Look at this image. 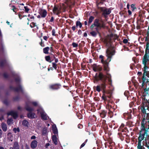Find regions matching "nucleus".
I'll use <instances>...</instances> for the list:
<instances>
[{
    "label": "nucleus",
    "instance_id": "obj_10",
    "mask_svg": "<svg viewBox=\"0 0 149 149\" xmlns=\"http://www.w3.org/2000/svg\"><path fill=\"white\" fill-rule=\"evenodd\" d=\"M61 84L60 83H54L49 85V88L52 90H58L61 88Z\"/></svg>",
    "mask_w": 149,
    "mask_h": 149
},
{
    "label": "nucleus",
    "instance_id": "obj_21",
    "mask_svg": "<svg viewBox=\"0 0 149 149\" xmlns=\"http://www.w3.org/2000/svg\"><path fill=\"white\" fill-rule=\"evenodd\" d=\"M40 116L42 119L47 120V116L46 114L43 111H41L40 112Z\"/></svg>",
    "mask_w": 149,
    "mask_h": 149
},
{
    "label": "nucleus",
    "instance_id": "obj_17",
    "mask_svg": "<svg viewBox=\"0 0 149 149\" xmlns=\"http://www.w3.org/2000/svg\"><path fill=\"white\" fill-rule=\"evenodd\" d=\"M8 115H11L13 118L15 119L17 117V113L16 112L14 111H10L7 113Z\"/></svg>",
    "mask_w": 149,
    "mask_h": 149
},
{
    "label": "nucleus",
    "instance_id": "obj_7",
    "mask_svg": "<svg viewBox=\"0 0 149 149\" xmlns=\"http://www.w3.org/2000/svg\"><path fill=\"white\" fill-rule=\"evenodd\" d=\"M99 8L100 11L102 12V15L105 18L107 17V15L110 14L111 12L110 8L107 9L105 7H100Z\"/></svg>",
    "mask_w": 149,
    "mask_h": 149
},
{
    "label": "nucleus",
    "instance_id": "obj_61",
    "mask_svg": "<svg viewBox=\"0 0 149 149\" xmlns=\"http://www.w3.org/2000/svg\"><path fill=\"white\" fill-rule=\"evenodd\" d=\"M40 45L42 47H43L44 46V43H42V39H41V42H40Z\"/></svg>",
    "mask_w": 149,
    "mask_h": 149
},
{
    "label": "nucleus",
    "instance_id": "obj_64",
    "mask_svg": "<svg viewBox=\"0 0 149 149\" xmlns=\"http://www.w3.org/2000/svg\"><path fill=\"white\" fill-rule=\"evenodd\" d=\"M78 127L79 129H81L83 127V125L81 124H79L78 125Z\"/></svg>",
    "mask_w": 149,
    "mask_h": 149
},
{
    "label": "nucleus",
    "instance_id": "obj_52",
    "mask_svg": "<svg viewBox=\"0 0 149 149\" xmlns=\"http://www.w3.org/2000/svg\"><path fill=\"white\" fill-rule=\"evenodd\" d=\"M131 7L132 8V11H134L135 9H136L134 4H132L131 6Z\"/></svg>",
    "mask_w": 149,
    "mask_h": 149
},
{
    "label": "nucleus",
    "instance_id": "obj_38",
    "mask_svg": "<svg viewBox=\"0 0 149 149\" xmlns=\"http://www.w3.org/2000/svg\"><path fill=\"white\" fill-rule=\"evenodd\" d=\"M92 67L93 68V70L96 72L97 71V69L98 66H97V65L95 64H94L93 65H92Z\"/></svg>",
    "mask_w": 149,
    "mask_h": 149
},
{
    "label": "nucleus",
    "instance_id": "obj_9",
    "mask_svg": "<svg viewBox=\"0 0 149 149\" xmlns=\"http://www.w3.org/2000/svg\"><path fill=\"white\" fill-rule=\"evenodd\" d=\"M21 81V79L19 77V96L20 95L22 97H26L27 94L24 88L20 84Z\"/></svg>",
    "mask_w": 149,
    "mask_h": 149
},
{
    "label": "nucleus",
    "instance_id": "obj_59",
    "mask_svg": "<svg viewBox=\"0 0 149 149\" xmlns=\"http://www.w3.org/2000/svg\"><path fill=\"white\" fill-rule=\"evenodd\" d=\"M113 39L114 40H115L117 39L118 38V36L116 35H113Z\"/></svg>",
    "mask_w": 149,
    "mask_h": 149
},
{
    "label": "nucleus",
    "instance_id": "obj_60",
    "mask_svg": "<svg viewBox=\"0 0 149 149\" xmlns=\"http://www.w3.org/2000/svg\"><path fill=\"white\" fill-rule=\"evenodd\" d=\"M102 70V68L101 67H98L97 69V71L98 70L99 71H101Z\"/></svg>",
    "mask_w": 149,
    "mask_h": 149
},
{
    "label": "nucleus",
    "instance_id": "obj_12",
    "mask_svg": "<svg viewBox=\"0 0 149 149\" xmlns=\"http://www.w3.org/2000/svg\"><path fill=\"white\" fill-rule=\"evenodd\" d=\"M38 13L41 16L42 18L46 17L47 14V12L45 9H40L38 10Z\"/></svg>",
    "mask_w": 149,
    "mask_h": 149
},
{
    "label": "nucleus",
    "instance_id": "obj_55",
    "mask_svg": "<svg viewBox=\"0 0 149 149\" xmlns=\"http://www.w3.org/2000/svg\"><path fill=\"white\" fill-rule=\"evenodd\" d=\"M13 131L15 133H16L17 131L19 132V128L18 127L17 129L16 128H15L13 129Z\"/></svg>",
    "mask_w": 149,
    "mask_h": 149
},
{
    "label": "nucleus",
    "instance_id": "obj_36",
    "mask_svg": "<svg viewBox=\"0 0 149 149\" xmlns=\"http://www.w3.org/2000/svg\"><path fill=\"white\" fill-rule=\"evenodd\" d=\"M118 134L121 140L124 139V138L125 137V136L123 135V134L122 132H118Z\"/></svg>",
    "mask_w": 149,
    "mask_h": 149
},
{
    "label": "nucleus",
    "instance_id": "obj_43",
    "mask_svg": "<svg viewBox=\"0 0 149 149\" xmlns=\"http://www.w3.org/2000/svg\"><path fill=\"white\" fill-rule=\"evenodd\" d=\"M10 88L11 89L14 90L16 92H18L19 91V88L18 87L16 88H13L12 86H10Z\"/></svg>",
    "mask_w": 149,
    "mask_h": 149
},
{
    "label": "nucleus",
    "instance_id": "obj_3",
    "mask_svg": "<svg viewBox=\"0 0 149 149\" xmlns=\"http://www.w3.org/2000/svg\"><path fill=\"white\" fill-rule=\"evenodd\" d=\"M148 62H149V60L142 59V64L144 66L143 69V73L142 78V87L144 86V83H149V71L147 70L148 68L147 65V63Z\"/></svg>",
    "mask_w": 149,
    "mask_h": 149
},
{
    "label": "nucleus",
    "instance_id": "obj_44",
    "mask_svg": "<svg viewBox=\"0 0 149 149\" xmlns=\"http://www.w3.org/2000/svg\"><path fill=\"white\" fill-rule=\"evenodd\" d=\"M47 133V129L46 128H44L42 131V134L43 135H45Z\"/></svg>",
    "mask_w": 149,
    "mask_h": 149
},
{
    "label": "nucleus",
    "instance_id": "obj_20",
    "mask_svg": "<svg viewBox=\"0 0 149 149\" xmlns=\"http://www.w3.org/2000/svg\"><path fill=\"white\" fill-rule=\"evenodd\" d=\"M38 142L36 140H34L31 143V147L33 148H35L37 146Z\"/></svg>",
    "mask_w": 149,
    "mask_h": 149
},
{
    "label": "nucleus",
    "instance_id": "obj_5",
    "mask_svg": "<svg viewBox=\"0 0 149 149\" xmlns=\"http://www.w3.org/2000/svg\"><path fill=\"white\" fill-rule=\"evenodd\" d=\"M25 108L27 111L29 112V113H27V116L28 118L30 119H33L35 118V113H32V111H34L33 108L30 107L28 104H26Z\"/></svg>",
    "mask_w": 149,
    "mask_h": 149
},
{
    "label": "nucleus",
    "instance_id": "obj_1",
    "mask_svg": "<svg viewBox=\"0 0 149 149\" xmlns=\"http://www.w3.org/2000/svg\"><path fill=\"white\" fill-rule=\"evenodd\" d=\"M94 80L93 82L96 83L99 81H100V84L96 86V90L100 92L102 91V99L104 101V102L107 104V102L108 103L109 100L108 97H110L108 96L107 97L105 95V94H108V92L106 90V87L107 86L108 83L107 81V76L104 74L102 72H99L98 74L96 73L94 77Z\"/></svg>",
    "mask_w": 149,
    "mask_h": 149
},
{
    "label": "nucleus",
    "instance_id": "obj_29",
    "mask_svg": "<svg viewBox=\"0 0 149 149\" xmlns=\"http://www.w3.org/2000/svg\"><path fill=\"white\" fill-rule=\"evenodd\" d=\"M113 35L111 33L109 35H108L107 36V38L109 41H111L113 39Z\"/></svg>",
    "mask_w": 149,
    "mask_h": 149
},
{
    "label": "nucleus",
    "instance_id": "obj_57",
    "mask_svg": "<svg viewBox=\"0 0 149 149\" xmlns=\"http://www.w3.org/2000/svg\"><path fill=\"white\" fill-rule=\"evenodd\" d=\"M3 102V103L5 104H6V105H8V101L6 100H4Z\"/></svg>",
    "mask_w": 149,
    "mask_h": 149
},
{
    "label": "nucleus",
    "instance_id": "obj_56",
    "mask_svg": "<svg viewBox=\"0 0 149 149\" xmlns=\"http://www.w3.org/2000/svg\"><path fill=\"white\" fill-rule=\"evenodd\" d=\"M139 19H138V21L139 20L140 22H143L144 20L143 19V17H139Z\"/></svg>",
    "mask_w": 149,
    "mask_h": 149
},
{
    "label": "nucleus",
    "instance_id": "obj_4",
    "mask_svg": "<svg viewBox=\"0 0 149 149\" xmlns=\"http://www.w3.org/2000/svg\"><path fill=\"white\" fill-rule=\"evenodd\" d=\"M95 27H96L95 29V30L97 31L98 29L100 30L102 28H105V24L102 19L96 18L94 20L93 24L91 26V28L93 29Z\"/></svg>",
    "mask_w": 149,
    "mask_h": 149
},
{
    "label": "nucleus",
    "instance_id": "obj_14",
    "mask_svg": "<svg viewBox=\"0 0 149 149\" xmlns=\"http://www.w3.org/2000/svg\"><path fill=\"white\" fill-rule=\"evenodd\" d=\"M106 121L105 120H101L100 122V124L101 125V127H102L104 130H106L108 129V125L106 123Z\"/></svg>",
    "mask_w": 149,
    "mask_h": 149
},
{
    "label": "nucleus",
    "instance_id": "obj_51",
    "mask_svg": "<svg viewBox=\"0 0 149 149\" xmlns=\"http://www.w3.org/2000/svg\"><path fill=\"white\" fill-rule=\"evenodd\" d=\"M13 119L12 118L8 119L7 121V123L8 124V125H10Z\"/></svg>",
    "mask_w": 149,
    "mask_h": 149
},
{
    "label": "nucleus",
    "instance_id": "obj_25",
    "mask_svg": "<svg viewBox=\"0 0 149 149\" xmlns=\"http://www.w3.org/2000/svg\"><path fill=\"white\" fill-rule=\"evenodd\" d=\"M52 140L54 144L56 145L57 144L58 142L57 141V138L56 135H54L52 136Z\"/></svg>",
    "mask_w": 149,
    "mask_h": 149
},
{
    "label": "nucleus",
    "instance_id": "obj_63",
    "mask_svg": "<svg viewBox=\"0 0 149 149\" xmlns=\"http://www.w3.org/2000/svg\"><path fill=\"white\" fill-rule=\"evenodd\" d=\"M19 97L18 96H17L14 97V100L15 101H18V100Z\"/></svg>",
    "mask_w": 149,
    "mask_h": 149
},
{
    "label": "nucleus",
    "instance_id": "obj_53",
    "mask_svg": "<svg viewBox=\"0 0 149 149\" xmlns=\"http://www.w3.org/2000/svg\"><path fill=\"white\" fill-rule=\"evenodd\" d=\"M32 104L34 106L36 107L38 105V104L37 102H31Z\"/></svg>",
    "mask_w": 149,
    "mask_h": 149
},
{
    "label": "nucleus",
    "instance_id": "obj_48",
    "mask_svg": "<svg viewBox=\"0 0 149 149\" xmlns=\"http://www.w3.org/2000/svg\"><path fill=\"white\" fill-rule=\"evenodd\" d=\"M30 27L31 28H33L35 26H36V23L34 22H32L30 24Z\"/></svg>",
    "mask_w": 149,
    "mask_h": 149
},
{
    "label": "nucleus",
    "instance_id": "obj_42",
    "mask_svg": "<svg viewBox=\"0 0 149 149\" xmlns=\"http://www.w3.org/2000/svg\"><path fill=\"white\" fill-rule=\"evenodd\" d=\"M52 66L55 70H57V65L55 63L52 62Z\"/></svg>",
    "mask_w": 149,
    "mask_h": 149
},
{
    "label": "nucleus",
    "instance_id": "obj_6",
    "mask_svg": "<svg viewBox=\"0 0 149 149\" xmlns=\"http://www.w3.org/2000/svg\"><path fill=\"white\" fill-rule=\"evenodd\" d=\"M115 51L113 49L111 48H108L106 51V56L107 57V59H109V61H111V59L112 56L115 54Z\"/></svg>",
    "mask_w": 149,
    "mask_h": 149
},
{
    "label": "nucleus",
    "instance_id": "obj_24",
    "mask_svg": "<svg viewBox=\"0 0 149 149\" xmlns=\"http://www.w3.org/2000/svg\"><path fill=\"white\" fill-rule=\"evenodd\" d=\"M52 11L54 14H56L57 15H58L60 14L58 8L55 6H54Z\"/></svg>",
    "mask_w": 149,
    "mask_h": 149
},
{
    "label": "nucleus",
    "instance_id": "obj_23",
    "mask_svg": "<svg viewBox=\"0 0 149 149\" xmlns=\"http://www.w3.org/2000/svg\"><path fill=\"white\" fill-rule=\"evenodd\" d=\"M109 63L107 61L105 62L104 64V70L106 71L107 72H108L109 71V68L108 67Z\"/></svg>",
    "mask_w": 149,
    "mask_h": 149
},
{
    "label": "nucleus",
    "instance_id": "obj_13",
    "mask_svg": "<svg viewBox=\"0 0 149 149\" xmlns=\"http://www.w3.org/2000/svg\"><path fill=\"white\" fill-rule=\"evenodd\" d=\"M144 119L143 120H142L141 122V125H142V124H143L145 130H147V132H149L148 130H149V120L144 123Z\"/></svg>",
    "mask_w": 149,
    "mask_h": 149
},
{
    "label": "nucleus",
    "instance_id": "obj_28",
    "mask_svg": "<svg viewBox=\"0 0 149 149\" xmlns=\"http://www.w3.org/2000/svg\"><path fill=\"white\" fill-rule=\"evenodd\" d=\"M49 49L50 48L48 47L44 48L43 50V53L45 54H48Z\"/></svg>",
    "mask_w": 149,
    "mask_h": 149
},
{
    "label": "nucleus",
    "instance_id": "obj_50",
    "mask_svg": "<svg viewBox=\"0 0 149 149\" xmlns=\"http://www.w3.org/2000/svg\"><path fill=\"white\" fill-rule=\"evenodd\" d=\"M72 46L73 47H77L78 46V44L77 43H76L73 42L72 44Z\"/></svg>",
    "mask_w": 149,
    "mask_h": 149
},
{
    "label": "nucleus",
    "instance_id": "obj_54",
    "mask_svg": "<svg viewBox=\"0 0 149 149\" xmlns=\"http://www.w3.org/2000/svg\"><path fill=\"white\" fill-rule=\"evenodd\" d=\"M55 29H53L52 31V35L53 36H56V35L55 34Z\"/></svg>",
    "mask_w": 149,
    "mask_h": 149
},
{
    "label": "nucleus",
    "instance_id": "obj_58",
    "mask_svg": "<svg viewBox=\"0 0 149 149\" xmlns=\"http://www.w3.org/2000/svg\"><path fill=\"white\" fill-rule=\"evenodd\" d=\"M126 115L127 116V118L128 119H129L131 118V116L129 114H127Z\"/></svg>",
    "mask_w": 149,
    "mask_h": 149
},
{
    "label": "nucleus",
    "instance_id": "obj_8",
    "mask_svg": "<svg viewBox=\"0 0 149 149\" xmlns=\"http://www.w3.org/2000/svg\"><path fill=\"white\" fill-rule=\"evenodd\" d=\"M142 59L149 60V43H148V42H146L145 54L143 56Z\"/></svg>",
    "mask_w": 149,
    "mask_h": 149
},
{
    "label": "nucleus",
    "instance_id": "obj_33",
    "mask_svg": "<svg viewBox=\"0 0 149 149\" xmlns=\"http://www.w3.org/2000/svg\"><path fill=\"white\" fill-rule=\"evenodd\" d=\"M1 127L4 131H6L7 127L6 125V124L4 123H2L1 124Z\"/></svg>",
    "mask_w": 149,
    "mask_h": 149
},
{
    "label": "nucleus",
    "instance_id": "obj_30",
    "mask_svg": "<svg viewBox=\"0 0 149 149\" xmlns=\"http://www.w3.org/2000/svg\"><path fill=\"white\" fill-rule=\"evenodd\" d=\"M45 60L50 63H51L52 61H53V59L52 60H51V57L50 56H47L45 57Z\"/></svg>",
    "mask_w": 149,
    "mask_h": 149
},
{
    "label": "nucleus",
    "instance_id": "obj_31",
    "mask_svg": "<svg viewBox=\"0 0 149 149\" xmlns=\"http://www.w3.org/2000/svg\"><path fill=\"white\" fill-rule=\"evenodd\" d=\"M52 131L53 132L54 134H57L58 133V130L57 128L56 125H55V127L54 126H53L52 127Z\"/></svg>",
    "mask_w": 149,
    "mask_h": 149
},
{
    "label": "nucleus",
    "instance_id": "obj_47",
    "mask_svg": "<svg viewBox=\"0 0 149 149\" xmlns=\"http://www.w3.org/2000/svg\"><path fill=\"white\" fill-rule=\"evenodd\" d=\"M124 126L125 125L123 124H122L121 125L120 127L118 129V131H120L122 130V129H123Z\"/></svg>",
    "mask_w": 149,
    "mask_h": 149
},
{
    "label": "nucleus",
    "instance_id": "obj_35",
    "mask_svg": "<svg viewBox=\"0 0 149 149\" xmlns=\"http://www.w3.org/2000/svg\"><path fill=\"white\" fill-rule=\"evenodd\" d=\"M145 10H142L140 11L139 13V17H143L145 14Z\"/></svg>",
    "mask_w": 149,
    "mask_h": 149
},
{
    "label": "nucleus",
    "instance_id": "obj_18",
    "mask_svg": "<svg viewBox=\"0 0 149 149\" xmlns=\"http://www.w3.org/2000/svg\"><path fill=\"white\" fill-rule=\"evenodd\" d=\"M143 118H142V120H143L144 119V121L145 122H146V121H146V120H149V114L148 113H146V114H143L142 115Z\"/></svg>",
    "mask_w": 149,
    "mask_h": 149
},
{
    "label": "nucleus",
    "instance_id": "obj_2",
    "mask_svg": "<svg viewBox=\"0 0 149 149\" xmlns=\"http://www.w3.org/2000/svg\"><path fill=\"white\" fill-rule=\"evenodd\" d=\"M141 126L140 130L139 133V136L138 138V144L137 148L138 149H144V146H141L142 141L145 139H149V135L145 130L143 124Z\"/></svg>",
    "mask_w": 149,
    "mask_h": 149
},
{
    "label": "nucleus",
    "instance_id": "obj_16",
    "mask_svg": "<svg viewBox=\"0 0 149 149\" xmlns=\"http://www.w3.org/2000/svg\"><path fill=\"white\" fill-rule=\"evenodd\" d=\"M95 31H91L90 32L91 35L93 37H96L97 34H98L100 37L101 36V33L99 31L100 30L98 29L97 31V30Z\"/></svg>",
    "mask_w": 149,
    "mask_h": 149
},
{
    "label": "nucleus",
    "instance_id": "obj_27",
    "mask_svg": "<svg viewBox=\"0 0 149 149\" xmlns=\"http://www.w3.org/2000/svg\"><path fill=\"white\" fill-rule=\"evenodd\" d=\"M22 125L25 127H28L29 125V123L27 120H24L22 122Z\"/></svg>",
    "mask_w": 149,
    "mask_h": 149
},
{
    "label": "nucleus",
    "instance_id": "obj_11",
    "mask_svg": "<svg viewBox=\"0 0 149 149\" xmlns=\"http://www.w3.org/2000/svg\"><path fill=\"white\" fill-rule=\"evenodd\" d=\"M149 83H144V86L142 87V84H141V88L143 89L144 92H143V97H145V96L149 94V87H147V84Z\"/></svg>",
    "mask_w": 149,
    "mask_h": 149
},
{
    "label": "nucleus",
    "instance_id": "obj_46",
    "mask_svg": "<svg viewBox=\"0 0 149 149\" xmlns=\"http://www.w3.org/2000/svg\"><path fill=\"white\" fill-rule=\"evenodd\" d=\"M76 115L79 119H80L82 118V115L80 113H77Z\"/></svg>",
    "mask_w": 149,
    "mask_h": 149
},
{
    "label": "nucleus",
    "instance_id": "obj_39",
    "mask_svg": "<svg viewBox=\"0 0 149 149\" xmlns=\"http://www.w3.org/2000/svg\"><path fill=\"white\" fill-rule=\"evenodd\" d=\"M13 148L14 149H19V146L17 142H15L14 143Z\"/></svg>",
    "mask_w": 149,
    "mask_h": 149
},
{
    "label": "nucleus",
    "instance_id": "obj_41",
    "mask_svg": "<svg viewBox=\"0 0 149 149\" xmlns=\"http://www.w3.org/2000/svg\"><path fill=\"white\" fill-rule=\"evenodd\" d=\"M85 42L84 41H81V43H79L78 45V47L79 49H80L82 48L84 45Z\"/></svg>",
    "mask_w": 149,
    "mask_h": 149
},
{
    "label": "nucleus",
    "instance_id": "obj_15",
    "mask_svg": "<svg viewBox=\"0 0 149 149\" xmlns=\"http://www.w3.org/2000/svg\"><path fill=\"white\" fill-rule=\"evenodd\" d=\"M141 105L142 106L141 107V112L143 114L147 113H146V110H148V109H147L148 106H146V104H145L143 102H142Z\"/></svg>",
    "mask_w": 149,
    "mask_h": 149
},
{
    "label": "nucleus",
    "instance_id": "obj_37",
    "mask_svg": "<svg viewBox=\"0 0 149 149\" xmlns=\"http://www.w3.org/2000/svg\"><path fill=\"white\" fill-rule=\"evenodd\" d=\"M6 61L5 60H3L1 61L0 62V66L3 67L6 64Z\"/></svg>",
    "mask_w": 149,
    "mask_h": 149
},
{
    "label": "nucleus",
    "instance_id": "obj_34",
    "mask_svg": "<svg viewBox=\"0 0 149 149\" xmlns=\"http://www.w3.org/2000/svg\"><path fill=\"white\" fill-rule=\"evenodd\" d=\"M94 19V17L91 16L90 17V18L88 19V24H90L92 22H93Z\"/></svg>",
    "mask_w": 149,
    "mask_h": 149
},
{
    "label": "nucleus",
    "instance_id": "obj_32",
    "mask_svg": "<svg viewBox=\"0 0 149 149\" xmlns=\"http://www.w3.org/2000/svg\"><path fill=\"white\" fill-rule=\"evenodd\" d=\"M20 7L19 6V9L20 10H24V8L25 9V12L27 13H28L29 11L30 10V9L28 8V7L27 6H24V7H22L21 8H20Z\"/></svg>",
    "mask_w": 149,
    "mask_h": 149
},
{
    "label": "nucleus",
    "instance_id": "obj_49",
    "mask_svg": "<svg viewBox=\"0 0 149 149\" xmlns=\"http://www.w3.org/2000/svg\"><path fill=\"white\" fill-rule=\"evenodd\" d=\"M123 42L124 44L128 43L129 45H130V43L128 42V40L126 39H124L123 40Z\"/></svg>",
    "mask_w": 149,
    "mask_h": 149
},
{
    "label": "nucleus",
    "instance_id": "obj_62",
    "mask_svg": "<svg viewBox=\"0 0 149 149\" xmlns=\"http://www.w3.org/2000/svg\"><path fill=\"white\" fill-rule=\"evenodd\" d=\"M3 76H4V77L5 78H8V74L6 73H4V74H3Z\"/></svg>",
    "mask_w": 149,
    "mask_h": 149
},
{
    "label": "nucleus",
    "instance_id": "obj_26",
    "mask_svg": "<svg viewBox=\"0 0 149 149\" xmlns=\"http://www.w3.org/2000/svg\"><path fill=\"white\" fill-rule=\"evenodd\" d=\"M142 100L143 102H142L143 103L146 104V106L149 105V99L148 100L146 99L145 97L143 98L142 99Z\"/></svg>",
    "mask_w": 149,
    "mask_h": 149
},
{
    "label": "nucleus",
    "instance_id": "obj_22",
    "mask_svg": "<svg viewBox=\"0 0 149 149\" xmlns=\"http://www.w3.org/2000/svg\"><path fill=\"white\" fill-rule=\"evenodd\" d=\"M145 35L146 36L144 37L145 38V41L147 42H148L149 40V24L147 33Z\"/></svg>",
    "mask_w": 149,
    "mask_h": 149
},
{
    "label": "nucleus",
    "instance_id": "obj_45",
    "mask_svg": "<svg viewBox=\"0 0 149 149\" xmlns=\"http://www.w3.org/2000/svg\"><path fill=\"white\" fill-rule=\"evenodd\" d=\"M88 141V139H86L85 140L84 142L80 146V148L81 149V148L84 147Z\"/></svg>",
    "mask_w": 149,
    "mask_h": 149
},
{
    "label": "nucleus",
    "instance_id": "obj_19",
    "mask_svg": "<svg viewBox=\"0 0 149 149\" xmlns=\"http://www.w3.org/2000/svg\"><path fill=\"white\" fill-rule=\"evenodd\" d=\"M107 112L104 110H102L100 113V116L102 118H104L106 116Z\"/></svg>",
    "mask_w": 149,
    "mask_h": 149
},
{
    "label": "nucleus",
    "instance_id": "obj_40",
    "mask_svg": "<svg viewBox=\"0 0 149 149\" xmlns=\"http://www.w3.org/2000/svg\"><path fill=\"white\" fill-rule=\"evenodd\" d=\"M76 26L77 27L78 26L81 28L82 27V23L79 21H77L76 22Z\"/></svg>",
    "mask_w": 149,
    "mask_h": 149
}]
</instances>
